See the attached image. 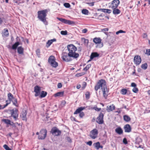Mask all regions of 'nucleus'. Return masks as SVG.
<instances>
[{"label": "nucleus", "instance_id": "1", "mask_svg": "<svg viewBox=\"0 0 150 150\" xmlns=\"http://www.w3.org/2000/svg\"><path fill=\"white\" fill-rule=\"evenodd\" d=\"M68 53L64 52L62 54V58L63 61L69 62L72 59H76L79 57L78 53L76 52L77 48L73 44L69 45L67 46Z\"/></svg>", "mask_w": 150, "mask_h": 150}, {"label": "nucleus", "instance_id": "2", "mask_svg": "<svg viewBox=\"0 0 150 150\" xmlns=\"http://www.w3.org/2000/svg\"><path fill=\"white\" fill-rule=\"evenodd\" d=\"M47 11L46 9L39 11L38 12V18L45 25L47 24L46 18L47 15Z\"/></svg>", "mask_w": 150, "mask_h": 150}, {"label": "nucleus", "instance_id": "3", "mask_svg": "<svg viewBox=\"0 0 150 150\" xmlns=\"http://www.w3.org/2000/svg\"><path fill=\"white\" fill-rule=\"evenodd\" d=\"M106 87L105 81L104 80L101 79L99 81L95 86V89L96 91H97L99 89H102Z\"/></svg>", "mask_w": 150, "mask_h": 150}, {"label": "nucleus", "instance_id": "4", "mask_svg": "<svg viewBox=\"0 0 150 150\" xmlns=\"http://www.w3.org/2000/svg\"><path fill=\"white\" fill-rule=\"evenodd\" d=\"M85 109V108L84 107L81 106L79 108L74 112V114L79 113V116L80 118H82L84 116V114L83 112L81 111H82L84 110Z\"/></svg>", "mask_w": 150, "mask_h": 150}, {"label": "nucleus", "instance_id": "5", "mask_svg": "<svg viewBox=\"0 0 150 150\" xmlns=\"http://www.w3.org/2000/svg\"><path fill=\"white\" fill-rule=\"evenodd\" d=\"M47 131L45 129H42L40 131L39 135L38 137V139H43L46 137Z\"/></svg>", "mask_w": 150, "mask_h": 150}, {"label": "nucleus", "instance_id": "6", "mask_svg": "<svg viewBox=\"0 0 150 150\" xmlns=\"http://www.w3.org/2000/svg\"><path fill=\"white\" fill-rule=\"evenodd\" d=\"M98 132L96 129H94L90 132V136L92 139H94L97 137Z\"/></svg>", "mask_w": 150, "mask_h": 150}, {"label": "nucleus", "instance_id": "7", "mask_svg": "<svg viewBox=\"0 0 150 150\" xmlns=\"http://www.w3.org/2000/svg\"><path fill=\"white\" fill-rule=\"evenodd\" d=\"M11 113V116L13 117L14 120L16 121L18 117V114L17 113L18 110L16 109H13L10 110Z\"/></svg>", "mask_w": 150, "mask_h": 150}, {"label": "nucleus", "instance_id": "8", "mask_svg": "<svg viewBox=\"0 0 150 150\" xmlns=\"http://www.w3.org/2000/svg\"><path fill=\"white\" fill-rule=\"evenodd\" d=\"M104 115L102 112H100L98 116L97 117L96 122L99 124H102L104 122Z\"/></svg>", "mask_w": 150, "mask_h": 150}, {"label": "nucleus", "instance_id": "9", "mask_svg": "<svg viewBox=\"0 0 150 150\" xmlns=\"http://www.w3.org/2000/svg\"><path fill=\"white\" fill-rule=\"evenodd\" d=\"M120 1L119 0H114L112 2L111 4L109 6V8H117L120 4Z\"/></svg>", "mask_w": 150, "mask_h": 150}, {"label": "nucleus", "instance_id": "10", "mask_svg": "<svg viewBox=\"0 0 150 150\" xmlns=\"http://www.w3.org/2000/svg\"><path fill=\"white\" fill-rule=\"evenodd\" d=\"M51 132L53 135L58 136L61 134V132L56 127H53L51 130Z\"/></svg>", "mask_w": 150, "mask_h": 150}, {"label": "nucleus", "instance_id": "11", "mask_svg": "<svg viewBox=\"0 0 150 150\" xmlns=\"http://www.w3.org/2000/svg\"><path fill=\"white\" fill-rule=\"evenodd\" d=\"M57 19L61 22L69 25L74 24L75 23V22L73 21L70 20H67L62 18H60L57 17Z\"/></svg>", "mask_w": 150, "mask_h": 150}, {"label": "nucleus", "instance_id": "12", "mask_svg": "<svg viewBox=\"0 0 150 150\" xmlns=\"http://www.w3.org/2000/svg\"><path fill=\"white\" fill-rule=\"evenodd\" d=\"M34 91L35 92V97H37L40 94L41 90L40 88L38 86H36L34 87Z\"/></svg>", "mask_w": 150, "mask_h": 150}, {"label": "nucleus", "instance_id": "13", "mask_svg": "<svg viewBox=\"0 0 150 150\" xmlns=\"http://www.w3.org/2000/svg\"><path fill=\"white\" fill-rule=\"evenodd\" d=\"M134 63L137 65H139L141 62V59L140 56L137 55L134 58Z\"/></svg>", "mask_w": 150, "mask_h": 150}, {"label": "nucleus", "instance_id": "14", "mask_svg": "<svg viewBox=\"0 0 150 150\" xmlns=\"http://www.w3.org/2000/svg\"><path fill=\"white\" fill-rule=\"evenodd\" d=\"M102 90L103 92V97L105 98H106L108 95L109 91L108 89L107 88V87H106L103 88V89Z\"/></svg>", "mask_w": 150, "mask_h": 150}, {"label": "nucleus", "instance_id": "15", "mask_svg": "<svg viewBox=\"0 0 150 150\" xmlns=\"http://www.w3.org/2000/svg\"><path fill=\"white\" fill-rule=\"evenodd\" d=\"M125 132H129L131 131V128L129 124H127L124 127Z\"/></svg>", "mask_w": 150, "mask_h": 150}, {"label": "nucleus", "instance_id": "16", "mask_svg": "<svg viewBox=\"0 0 150 150\" xmlns=\"http://www.w3.org/2000/svg\"><path fill=\"white\" fill-rule=\"evenodd\" d=\"M93 145L94 146V147H95L97 150H98L100 148L102 149L103 147L102 146L100 145V143L99 142L94 143Z\"/></svg>", "mask_w": 150, "mask_h": 150}, {"label": "nucleus", "instance_id": "17", "mask_svg": "<svg viewBox=\"0 0 150 150\" xmlns=\"http://www.w3.org/2000/svg\"><path fill=\"white\" fill-rule=\"evenodd\" d=\"M27 112L25 110H24L23 111L21 114V116L23 120L26 121L27 120L26 118Z\"/></svg>", "mask_w": 150, "mask_h": 150}, {"label": "nucleus", "instance_id": "18", "mask_svg": "<svg viewBox=\"0 0 150 150\" xmlns=\"http://www.w3.org/2000/svg\"><path fill=\"white\" fill-rule=\"evenodd\" d=\"M115 109V106L114 105L112 104V105H110L109 106H107V107L106 110L108 112L112 111L114 110Z\"/></svg>", "mask_w": 150, "mask_h": 150}, {"label": "nucleus", "instance_id": "19", "mask_svg": "<svg viewBox=\"0 0 150 150\" xmlns=\"http://www.w3.org/2000/svg\"><path fill=\"white\" fill-rule=\"evenodd\" d=\"M8 96L10 101H12L13 100L16 102V99L14 98L13 95L11 93H9L8 94Z\"/></svg>", "mask_w": 150, "mask_h": 150}, {"label": "nucleus", "instance_id": "20", "mask_svg": "<svg viewBox=\"0 0 150 150\" xmlns=\"http://www.w3.org/2000/svg\"><path fill=\"white\" fill-rule=\"evenodd\" d=\"M115 132L119 134H121L123 133V131L120 127H118L115 129Z\"/></svg>", "mask_w": 150, "mask_h": 150}, {"label": "nucleus", "instance_id": "21", "mask_svg": "<svg viewBox=\"0 0 150 150\" xmlns=\"http://www.w3.org/2000/svg\"><path fill=\"white\" fill-rule=\"evenodd\" d=\"M93 42L96 44H99L101 43V39L100 38H95L93 39Z\"/></svg>", "mask_w": 150, "mask_h": 150}, {"label": "nucleus", "instance_id": "22", "mask_svg": "<svg viewBox=\"0 0 150 150\" xmlns=\"http://www.w3.org/2000/svg\"><path fill=\"white\" fill-rule=\"evenodd\" d=\"M99 55V54H98L97 52H93L91 54L90 56V58L91 59H93L94 57H98Z\"/></svg>", "mask_w": 150, "mask_h": 150}, {"label": "nucleus", "instance_id": "23", "mask_svg": "<svg viewBox=\"0 0 150 150\" xmlns=\"http://www.w3.org/2000/svg\"><path fill=\"white\" fill-rule=\"evenodd\" d=\"M48 62L50 64H52L54 62H55V57L52 56H51L49 58Z\"/></svg>", "mask_w": 150, "mask_h": 150}, {"label": "nucleus", "instance_id": "24", "mask_svg": "<svg viewBox=\"0 0 150 150\" xmlns=\"http://www.w3.org/2000/svg\"><path fill=\"white\" fill-rule=\"evenodd\" d=\"M98 10H100L103 12L108 13H110L112 12L111 10L107 9L100 8L98 9Z\"/></svg>", "mask_w": 150, "mask_h": 150}, {"label": "nucleus", "instance_id": "25", "mask_svg": "<svg viewBox=\"0 0 150 150\" xmlns=\"http://www.w3.org/2000/svg\"><path fill=\"white\" fill-rule=\"evenodd\" d=\"M23 48L21 46L18 47L17 48L18 52L20 54H23Z\"/></svg>", "mask_w": 150, "mask_h": 150}, {"label": "nucleus", "instance_id": "26", "mask_svg": "<svg viewBox=\"0 0 150 150\" xmlns=\"http://www.w3.org/2000/svg\"><path fill=\"white\" fill-rule=\"evenodd\" d=\"M112 9L113 10V13L114 14H118L120 13V10L117 8Z\"/></svg>", "mask_w": 150, "mask_h": 150}, {"label": "nucleus", "instance_id": "27", "mask_svg": "<svg viewBox=\"0 0 150 150\" xmlns=\"http://www.w3.org/2000/svg\"><path fill=\"white\" fill-rule=\"evenodd\" d=\"M56 41V39H55L48 40L47 42V47H49L53 42L55 41Z\"/></svg>", "mask_w": 150, "mask_h": 150}, {"label": "nucleus", "instance_id": "28", "mask_svg": "<svg viewBox=\"0 0 150 150\" xmlns=\"http://www.w3.org/2000/svg\"><path fill=\"white\" fill-rule=\"evenodd\" d=\"M2 35L3 37H7L9 35L8 30L7 29H4V31L2 32Z\"/></svg>", "mask_w": 150, "mask_h": 150}, {"label": "nucleus", "instance_id": "29", "mask_svg": "<svg viewBox=\"0 0 150 150\" xmlns=\"http://www.w3.org/2000/svg\"><path fill=\"white\" fill-rule=\"evenodd\" d=\"M124 120L127 122L129 121L130 120V118L127 115H125L123 117Z\"/></svg>", "mask_w": 150, "mask_h": 150}, {"label": "nucleus", "instance_id": "30", "mask_svg": "<svg viewBox=\"0 0 150 150\" xmlns=\"http://www.w3.org/2000/svg\"><path fill=\"white\" fill-rule=\"evenodd\" d=\"M19 45V43L18 42H16L14 45H12V49L13 50H16L18 46Z\"/></svg>", "mask_w": 150, "mask_h": 150}, {"label": "nucleus", "instance_id": "31", "mask_svg": "<svg viewBox=\"0 0 150 150\" xmlns=\"http://www.w3.org/2000/svg\"><path fill=\"white\" fill-rule=\"evenodd\" d=\"M64 94L63 92H58L54 94L55 97L61 96H63Z\"/></svg>", "mask_w": 150, "mask_h": 150}, {"label": "nucleus", "instance_id": "32", "mask_svg": "<svg viewBox=\"0 0 150 150\" xmlns=\"http://www.w3.org/2000/svg\"><path fill=\"white\" fill-rule=\"evenodd\" d=\"M47 93L46 92L43 91H42L40 94V97L41 98H43L45 97L47 95Z\"/></svg>", "mask_w": 150, "mask_h": 150}, {"label": "nucleus", "instance_id": "33", "mask_svg": "<svg viewBox=\"0 0 150 150\" xmlns=\"http://www.w3.org/2000/svg\"><path fill=\"white\" fill-rule=\"evenodd\" d=\"M127 92V90L125 88L122 89L121 90V93L122 95L126 94Z\"/></svg>", "mask_w": 150, "mask_h": 150}, {"label": "nucleus", "instance_id": "34", "mask_svg": "<svg viewBox=\"0 0 150 150\" xmlns=\"http://www.w3.org/2000/svg\"><path fill=\"white\" fill-rule=\"evenodd\" d=\"M51 66L54 67H56L58 65V63L56 62H54L52 64H50Z\"/></svg>", "mask_w": 150, "mask_h": 150}, {"label": "nucleus", "instance_id": "35", "mask_svg": "<svg viewBox=\"0 0 150 150\" xmlns=\"http://www.w3.org/2000/svg\"><path fill=\"white\" fill-rule=\"evenodd\" d=\"M147 67V64L146 63L142 64L141 66L142 68L144 69H146Z\"/></svg>", "mask_w": 150, "mask_h": 150}, {"label": "nucleus", "instance_id": "36", "mask_svg": "<svg viewBox=\"0 0 150 150\" xmlns=\"http://www.w3.org/2000/svg\"><path fill=\"white\" fill-rule=\"evenodd\" d=\"M3 121L7 124L11 125V121L9 120L4 119Z\"/></svg>", "mask_w": 150, "mask_h": 150}, {"label": "nucleus", "instance_id": "37", "mask_svg": "<svg viewBox=\"0 0 150 150\" xmlns=\"http://www.w3.org/2000/svg\"><path fill=\"white\" fill-rule=\"evenodd\" d=\"M91 64H88L86 67L83 69L84 71H87L91 67Z\"/></svg>", "mask_w": 150, "mask_h": 150}, {"label": "nucleus", "instance_id": "38", "mask_svg": "<svg viewBox=\"0 0 150 150\" xmlns=\"http://www.w3.org/2000/svg\"><path fill=\"white\" fill-rule=\"evenodd\" d=\"M88 11L87 9H83L82 11V13L86 15H87L88 14Z\"/></svg>", "mask_w": 150, "mask_h": 150}, {"label": "nucleus", "instance_id": "39", "mask_svg": "<svg viewBox=\"0 0 150 150\" xmlns=\"http://www.w3.org/2000/svg\"><path fill=\"white\" fill-rule=\"evenodd\" d=\"M60 33L61 34L63 35H66L67 34V30L62 31Z\"/></svg>", "mask_w": 150, "mask_h": 150}, {"label": "nucleus", "instance_id": "40", "mask_svg": "<svg viewBox=\"0 0 150 150\" xmlns=\"http://www.w3.org/2000/svg\"><path fill=\"white\" fill-rule=\"evenodd\" d=\"M36 52L38 56V57H40V50L39 49H37L36 50Z\"/></svg>", "mask_w": 150, "mask_h": 150}, {"label": "nucleus", "instance_id": "41", "mask_svg": "<svg viewBox=\"0 0 150 150\" xmlns=\"http://www.w3.org/2000/svg\"><path fill=\"white\" fill-rule=\"evenodd\" d=\"M92 109H94L95 110L99 111H100L101 110V108H98L96 106H95L93 107V108H92Z\"/></svg>", "mask_w": 150, "mask_h": 150}, {"label": "nucleus", "instance_id": "42", "mask_svg": "<svg viewBox=\"0 0 150 150\" xmlns=\"http://www.w3.org/2000/svg\"><path fill=\"white\" fill-rule=\"evenodd\" d=\"M3 147L4 149H6V150H11V149L6 144H4V145Z\"/></svg>", "mask_w": 150, "mask_h": 150}, {"label": "nucleus", "instance_id": "43", "mask_svg": "<svg viewBox=\"0 0 150 150\" xmlns=\"http://www.w3.org/2000/svg\"><path fill=\"white\" fill-rule=\"evenodd\" d=\"M86 85V83L85 82H83L82 83V86L81 88H82L83 89H84L85 88Z\"/></svg>", "mask_w": 150, "mask_h": 150}, {"label": "nucleus", "instance_id": "44", "mask_svg": "<svg viewBox=\"0 0 150 150\" xmlns=\"http://www.w3.org/2000/svg\"><path fill=\"white\" fill-rule=\"evenodd\" d=\"M133 91L135 93H137L138 91V89L136 87H134L132 89Z\"/></svg>", "mask_w": 150, "mask_h": 150}, {"label": "nucleus", "instance_id": "45", "mask_svg": "<svg viewBox=\"0 0 150 150\" xmlns=\"http://www.w3.org/2000/svg\"><path fill=\"white\" fill-rule=\"evenodd\" d=\"M145 54L148 56L150 55V49L146 50Z\"/></svg>", "mask_w": 150, "mask_h": 150}, {"label": "nucleus", "instance_id": "46", "mask_svg": "<svg viewBox=\"0 0 150 150\" xmlns=\"http://www.w3.org/2000/svg\"><path fill=\"white\" fill-rule=\"evenodd\" d=\"M64 5L65 7L67 8H69L70 6V4L68 3H65Z\"/></svg>", "mask_w": 150, "mask_h": 150}, {"label": "nucleus", "instance_id": "47", "mask_svg": "<svg viewBox=\"0 0 150 150\" xmlns=\"http://www.w3.org/2000/svg\"><path fill=\"white\" fill-rule=\"evenodd\" d=\"M125 32L124 31H123L122 30H120L116 32V34L117 35H118L120 33H125Z\"/></svg>", "mask_w": 150, "mask_h": 150}, {"label": "nucleus", "instance_id": "48", "mask_svg": "<svg viewBox=\"0 0 150 150\" xmlns=\"http://www.w3.org/2000/svg\"><path fill=\"white\" fill-rule=\"evenodd\" d=\"M84 74H85V73L84 72H82V73L77 74H76V76H81L82 75H83Z\"/></svg>", "mask_w": 150, "mask_h": 150}, {"label": "nucleus", "instance_id": "49", "mask_svg": "<svg viewBox=\"0 0 150 150\" xmlns=\"http://www.w3.org/2000/svg\"><path fill=\"white\" fill-rule=\"evenodd\" d=\"M86 97V98L88 99L89 98L90 93L89 92H87L85 94Z\"/></svg>", "mask_w": 150, "mask_h": 150}, {"label": "nucleus", "instance_id": "50", "mask_svg": "<svg viewBox=\"0 0 150 150\" xmlns=\"http://www.w3.org/2000/svg\"><path fill=\"white\" fill-rule=\"evenodd\" d=\"M123 143L125 144H127V140L126 138H124L123 139Z\"/></svg>", "mask_w": 150, "mask_h": 150}, {"label": "nucleus", "instance_id": "51", "mask_svg": "<svg viewBox=\"0 0 150 150\" xmlns=\"http://www.w3.org/2000/svg\"><path fill=\"white\" fill-rule=\"evenodd\" d=\"M92 142L91 141H90L87 142L86 144H87L88 145L90 146H91L92 145Z\"/></svg>", "mask_w": 150, "mask_h": 150}, {"label": "nucleus", "instance_id": "52", "mask_svg": "<svg viewBox=\"0 0 150 150\" xmlns=\"http://www.w3.org/2000/svg\"><path fill=\"white\" fill-rule=\"evenodd\" d=\"M62 83H59L58 84L57 87L58 88H60L62 87Z\"/></svg>", "mask_w": 150, "mask_h": 150}, {"label": "nucleus", "instance_id": "53", "mask_svg": "<svg viewBox=\"0 0 150 150\" xmlns=\"http://www.w3.org/2000/svg\"><path fill=\"white\" fill-rule=\"evenodd\" d=\"M142 37L143 38H146L147 37V35L146 33H144L143 34Z\"/></svg>", "mask_w": 150, "mask_h": 150}, {"label": "nucleus", "instance_id": "54", "mask_svg": "<svg viewBox=\"0 0 150 150\" xmlns=\"http://www.w3.org/2000/svg\"><path fill=\"white\" fill-rule=\"evenodd\" d=\"M131 86L132 87H135L137 85L134 83H132L131 84Z\"/></svg>", "mask_w": 150, "mask_h": 150}, {"label": "nucleus", "instance_id": "55", "mask_svg": "<svg viewBox=\"0 0 150 150\" xmlns=\"http://www.w3.org/2000/svg\"><path fill=\"white\" fill-rule=\"evenodd\" d=\"M88 31V30L86 29H84L82 30V32L83 33H86Z\"/></svg>", "mask_w": 150, "mask_h": 150}, {"label": "nucleus", "instance_id": "56", "mask_svg": "<svg viewBox=\"0 0 150 150\" xmlns=\"http://www.w3.org/2000/svg\"><path fill=\"white\" fill-rule=\"evenodd\" d=\"M83 39L84 40V43H86L88 45V39H86L84 38H83Z\"/></svg>", "mask_w": 150, "mask_h": 150}, {"label": "nucleus", "instance_id": "57", "mask_svg": "<svg viewBox=\"0 0 150 150\" xmlns=\"http://www.w3.org/2000/svg\"><path fill=\"white\" fill-rule=\"evenodd\" d=\"M13 102V104L14 105H15L16 106H17V105H16V104L17 103V100H16V102L15 101H14V100H12L11 101Z\"/></svg>", "mask_w": 150, "mask_h": 150}, {"label": "nucleus", "instance_id": "58", "mask_svg": "<svg viewBox=\"0 0 150 150\" xmlns=\"http://www.w3.org/2000/svg\"><path fill=\"white\" fill-rule=\"evenodd\" d=\"M88 4H89V5L90 6H93L94 5V2H91V3H88Z\"/></svg>", "mask_w": 150, "mask_h": 150}, {"label": "nucleus", "instance_id": "59", "mask_svg": "<svg viewBox=\"0 0 150 150\" xmlns=\"http://www.w3.org/2000/svg\"><path fill=\"white\" fill-rule=\"evenodd\" d=\"M82 50V48L81 47H79L78 48V51L81 52Z\"/></svg>", "mask_w": 150, "mask_h": 150}, {"label": "nucleus", "instance_id": "60", "mask_svg": "<svg viewBox=\"0 0 150 150\" xmlns=\"http://www.w3.org/2000/svg\"><path fill=\"white\" fill-rule=\"evenodd\" d=\"M9 103H6V104L5 105H3V108L4 109L8 105V104Z\"/></svg>", "mask_w": 150, "mask_h": 150}, {"label": "nucleus", "instance_id": "61", "mask_svg": "<svg viewBox=\"0 0 150 150\" xmlns=\"http://www.w3.org/2000/svg\"><path fill=\"white\" fill-rule=\"evenodd\" d=\"M81 87V85H78L76 86V88L78 89H79Z\"/></svg>", "mask_w": 150, "mask_h": 150}, {"label": "nucleus", "instance_id": "62", "mask_svg": "<svg viewBox=\"0 0 150 150\" xmlns=\"http://www.w3.org/2000/svg\"><path fill=\"white\" fill-rule=\"evenodd\" d=\"M103 30L105 31H108V28H104Z\"/></svg>", "mask_w": 150, "mask_h": 150}, {"label": "nucleus", "instance_id": "63", "mask_svg": "<svg viewBox=\"0 0 150 150\" xmlns=\"http://www.w3.org/2000/svg\"><path fill=\"white\" fill-rule=\"evenodd\" d=\"M3 21L1 18L0 17V25H1Z\"/></svg>", "mask_w": 150, "mask_h": 150}, {"label": "nucleus", "instance_id": "64", "mask_svg": "<svg viewBox=\"0 0 150 150\" xmlns=\"http://www.w3.org/2000/svg\"><path fill=\"white\" fill-rule=\"evenodd\" d=\"M3 109L4 108H3V106L1 105H0V110Z\"/></svg>", "mask_w": 150, "mask_h": 150}]
</instances>
